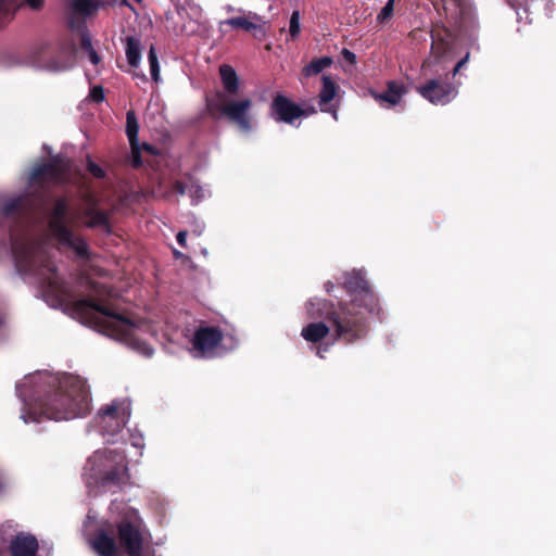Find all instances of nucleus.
Instances as JSON below:
<instances>
[{
    "mask_svg": "<svg viewBox=\"0 0 556 556\" xmlns=\"http://www.w3.org/2000/svg\"><path fill=\"white\" fill-rule=\"evenodd\" d=\"M318 312L324 320L315 323V350L324 357L323 353L328 346L321 348L319 343L328 334L333 341H341L345 344H355L366 339L370 323L368 312L358 304L357 299H352L349 303H318Z\"/></svg>",
    "mask_w": 556,
    "mask_h": 556,
    "instance_id": "7ed1b4c3",
    "label": "nucleus"
},
{
    "mask_svg": "<svg viewBox=\"0 0 556 556\" xmlns=\"http://www.w3.org/2000/svg\"><path fill=\"white\" fill-rule=\"evenodd\" d=\"M469 58H470V53L467 52L466 55L456 63V65L452 70V72L447 73L448 74V81H451V79L456 76V74L460 71V68L463 66H465V64L468 62Z\"/></svg>",
    "mask_w": 556,
    "mask_h": 556,
    "instance_id": "7c9ffc66",
    "label": "nucleus"
},
{
    "mask_svg": "<svg viewBox=\"0 0 556 556\" xmlns=\"http://www.w3.org/2000/svg\"><path fill=\"white\" fill-rule=\"evenodd\" d=\"M67 217L66 199H58L49 215V228L61 245L74 251L78 257L85 258L88 256L87 243L67 226Z\"/></svg>",
    "mask_w": 556,
    "mask_h": 556,
    "instance_id": "423d86ee",
    "label": "nucleus"
},
{
    "mask_svg": "<svg viewBox=\"0 0 556 556\" xmlns=\"http://www.w3.org/2000/svg\"><path fill=\"white\" fill-rule=\"evenodd\" d=\"M301 31L300 28V14L298 11H294L290 17L289 23V34L291 38H296Z\"/></svg>",
    "mask_w": 556,
    "mask_h": 556,
    "instance_id": "bb28decb",
    "label": "nucleus"
},
{
    "mask_svg": "<svg viewBox=\"0 0 556 556\" xmlns=\"http://www.w3.org/2000/svg\"><path fill=\"white\" fill-rule=\"evenodd\" d=\"M344 289L353 299L358 300V304L368 313H379L378 299L372 292L368 280L362 270L353 269L344 275Z\"/></svg>",
    "mask_w": 556,
    "mask_h": 556,
    "instance_id": "9d476101",
    "label": "nucleus"
},
{
    "mask_svg": "<svg viewBox=\"0 0 556 556\" xmlns=\"http://www.w3.org/2000/svg\"><path fill=\"white\" fill-rule=\"evenodd\" d=\"M304 77L308 78L313 75V62L306 64V66L303 70Z\"/></svg>",
    "mask_w": 556,
    "mask_h": 556,
    "instance_id": "37998d69",
    "label": "nucleus"
},
{
    "mask_svg": "<svg viewBox=\"0 0 556 556\" xmlns=\"http://www.w3.org/2000/svg\"><path fill=\"white\" fill-rule=\"evenodd\" d=\"M148 60H149V64H150L151 77H152V79L155 83H159L160 79H161V77H160V64H159L156 49H155L154 46H151L150 49H149Z\"/></svg>",
    "mask_w": 556,
    "mask_h": 556,
    "instance_id": "393cba45",
    "label": "nucleus"
},
{
    "mask_svg": "<svg viewBox=\"0 0 556 556\" xmlns=\"http://www.w3.org/2000/svg\"><path fill=\"white\" fill-rule=\"evenodd\" d=\"M130 414L129 400H114L98 412L97 422L103 434L113 437L125 427Z\"/></svg>",
    "mask_w": 556,
    "mask_h": 556,
    "instance_id": "1a4fd4ad",
    "label": "nucleus"
},
{
    "mask_svg": "<svg viewBox=\"0 0 556 556\" xmlns=\"http://www.w3.org/2000/svg\"><path fill=\"white\" fill-rule=\"evenodd\" d=\"M87 486L121 489L128 481L127 459L116 450L96 451L84 467Z\"/></svg>",
    "mask_w": 556,
    "mask_h": 556,
    "instance_id": "39448f33",
    "label": "nucleus"
},
{
    "mask_svg": "<svg viewBox=\"0 0 556 556\" xmlns=\"http://www.w3.org/2000/svg\"><path fill=\"white\" fill-rule=\"evenodd\" d=\"M25 1L34 10L40 9L43 4L42 0H25Z\"/></svg>",
    "mask_w": 556,
    "mask_h": 556,
    "instance_id": "a19ab883",
    "label": "nucleus"
},
{
    "mask_svg": "<svg viewBox=\"0 0 556 556\" xmlns=\"http://www.w3.org/2000/svg\"><path fill=\"white\" fill-rule=\"evenodd\" d=\"M7 483L4 478L0 475V494L5 490Z\"/></svg>",
    "mask_w": 556,
    "mask_h": 556,
    "instance_id": "c03bdc74",
    "label": "nucleus"
},
{
    "mask_svg": "<svg viewBox=\"0 0 556 556\" xmlns=\"http://www.w3.org/2000/svg\"><path fill=\"white\" fill-rule=\"evenodd\" d=\"M432 45H431V53L437 58H442L447 50V42L440 36H435L433 33L431 34Z\"/></svg>",
    "mask_w": 556,
    "mask_h": 556,
    "instance_id": "a878e982",
    "label": "nucleus"
},
{
    "mask_svg": "<svg viewBox=\"0 0 556 556\" xmlns=\"http://www.w3.org/2000/svg\"><path fill=\"white\" fill-rule=\"evenodd\" d=\"M20 205V201L18 200H13L9 203H7L3 207V212L5 214H10L12 213L17 206Z\"/></svg>",
    "mask_w": 556,
    "mask_h": 556,
    "instance_id": "58836bf2",
    "label": "nucleus"
},
{
    "mask_svg": "<svg viewBox=\"0 0 556 556\" xmlns=\"http://www.w3.org/2000/svg\"><path fill=\"white\" fill-rule=\"evenodd\" d=\"M81 48L86 51V53L88 55L94 50L93 46H92L91 37L86 31H84L81 34Z\"/></svg>",
    "mask_w": 556,
    "mask_h": 556,
    "instance_id": "2f4dec72",
    "label": "nucleus"
},
{
    "mask_svg": "<svg viewBox=\"0 0 556 556\" xmlns=\"http://www.w3.org/2000/svg\"><path fill=\"white\" fill-rule=\"evenodd\" d=\"M72 9L76 14L88 16L98 9V4L92 0H74Z\"/></svg>",
    "mask_w": 556,
    "mask_h": 556,
    "instance_id": "b1692460",
    "label": "nucleus"
},
{
    "mask_svg": "<svg viewBox=\"0 0 556 556\" xmlns=\"http://www.w3.org/2000/svg\"><path fill=\"white\" fill-rule=\"evenodd\" d=\"M139 124L135 112L128 111L126 115V135L130 147L136 148L138 142Z\"/></svg>",
    "mask_w": 556,
    "mask_h": 556,
    "instance_id": "5701e85b",
    "label": "nucleus"
},
{
    "mask_svg": "<svg viewBox=\"0 0 556 556\" xmlns=\"http://www.w3.org/2000/svg\"><path fill=\"white\" fill-rule=\"evenodd\" d=\"M83 215L87 218L85 225L89 228H101L106 232L111 231L109 223V213L99 211L98 203L94 199L90 198L87 201V206L83 212Z\"/></svg>",
    "mask_w": 556,
    "mask_h": 556,
    "instance_id": "a211bd4d",
    "label": "nucleus"
},
{
    "mask_svg": "<svg viewBox=\"0 0 556 556\" xmlns=\"http://www.w3.org/2000/svg\"><path fill=\"white\" fill-rule=\"evenodd\" d=\"M262 23V17L256 13H250L248 16H237L222 22V24L229 25L232 28H241L247 31L260 29Z\"/></svg>",
    "mask_w": 556,
    "mask_h": 556,
    "instance_id": "412c9836",
    "label": "nucleus"
},
{
    "mask_svg": "<svg viewBox=\"0 0 556 556\" xmlns=\"http://www.w3.org/2000/svg\"><path fill=\"white\" fill-rule=\"evenodd\" d=\"M417 92L434 105H445L456 98L457 87L448 81V74L427 80L416 88Z\"/></svg>",
    "mask_w": 556,
    "mask_h": 556,
    "instance_id": "9b49d317",
    "label": "nucleus"
},
{
    "mask_svg": "<svg viewBox=\"0 0 556 556\" xmlns=\"http://www.w3.org/2000/svg\"><path fill=\"white\" fill-rule=\"evenodd\" d=\"M224 336L217 327H200L195 330L192 338V351L195 356L208 357L222 342Z\"/></svg>",
    "mask_w": 556,
    "mask_h": 556,
    "instance_id": "ddd939ff",
    "label": "nucleus"
},
{
    "mask_svg": "<svg viewBox=\"0 0 556 556\" xmlns=\"http://www.w3.org/2000/svg\"><path fill=\"white\" fill-rule=\"evenodd\" d=\"M137 2H140L141 0H136Z\"/></svg>",
    "mask_w": 556,
    "mask_h": 556,
    "instance_id": "09e8293b",
    "label": "nucleus"
},
{
    "mask_svg": "<svg viewBox=\"0 0 556 556\" xmlns=\"http://www.w3.org/2000/svg\"><path fill=\"white\" fill-rule=\"evenodd\" d=\"M143 149H144L146 151H148V152L152 153V154H154V153H155L154 148H153L152 146L148 144V143H144V144H143Z\"/></svg>",
    "mask_w": 556,
    "mask_h": 556,
    "instance_id": "a18cd8bd",
    "label": "nucleus"
},
{
    "mask_svg": "<svg viewBox=\"0 0 556 556\" xmlns=\"http://www.w3.org/2000/svg\"><path fill=\"white\" fill-rule=\"evenodd\" d=\"M90 98L96 102L104 100V91L101 86H96L90 90Z\"/></svg>",
    "mask_w": 556,
    "mask_h": 556,
    "instance_id": "473e14b6",
    "label": "nucleus"
},
{
    "mask_svg": "<svg viewBox=\"0 0 556 556\" xmlns=\"http://www.w3.org/2000/svg\"><path fill=\"white\" fill-rule=\"evenodd\" d=\"M223 91H218L214 98L206 100V106L211 115L223 116L235 124L241 131L250 132L253 129V101L250 97L235 96L240 88L239 76L232 66L223 64L219 67Z\"/></svg>",
    "mask_w": 556,
    "mask_h": 556,
    "instance_id": "20e7f679",
    "label": "nucleus"
},
{
    "mask_svg": "<svg viewBox=\"0 0 556 556\" xmlns=\"http://www.w3.org/2000/svg\"><path fill=\"white\" fill-rule=\"evenodd\" d=\"M88 170L97 178L104 177V170L92 161L88 162Z\"/></svg>",
    "mask_w": 556,
    "mask_h": 556,
    "instance_id": "72a5a7b5",
    "label": "nucleus"
},
{
    "mask_svg": "<svg viewBox=\"0 0 556 556\" xmlns=\"http://www.w3.org/2000/svg\"><path fill=\"white\" fill-rule=\"evenodd\" d=\"M9 547L11 556H36L38 541L33 534L21 532L11 540Z\"/></svg>",
    "mask_w": 556,
    "mask_h": 556,
    "instance_id": "f3484780",
    "label": "nucleus"
},
{
    "mask_svg": "<svg viewBox=\"0 0 556 556\" xmlns=\"http://www.w3.org/2000/svg\"><path fill=\"white\" fill-rule=\"evenodd\" d=\"M341 54L348 63L354 65L356 63V54L352 52L351 50L343 48L341 51Z\"/></svg>",
    "mask_w": 556,
    "mask_h": 556,
    "instance_id": "f704fd0d",
    "label": "nucleus"
},
{
    "mask_svg": "<svg viewBox=\"0 0 556 556\" xmlns=\"http://www.w3.org/2000/svg\"><path fill=\"white\" fill-rule=\"evenodd\" d=\"M270 115L278 123L292 125L296 119L307 116L306 112L286 96L278 93L270 104Z\"/></svg>",
    "mask_w": 556,
    "mask_h": 556,
    "instance_id": "4468645a",
    "label": "nucleus"
},
{
    "mask_svg": "<svg viewBox=\"0 0 556 556\" xmlns=\"http://www.w3.org/2000/svg\"><path fill=\"white\" fill-rule=\"evenodd\" d=\"M338 81V76L332 74H323L320 77V90L315 97L320 111L331 114L334 119L338 118V111L343 94Z\"/></svg>",
    "mask_w": 556,
    "mask_h": 556,
    "instance_id": "f8f14e48",
    "label": "nucleus"
},
{
    "mask_svg": "<svg viewBox=\"0 0 556 556\" xmlns=\"http://www.w3.org/2000/svg\"><path fill=\"white\" fill-rule=\"evenodd\" d=\"M132 164L134 166L141 165L139 143L137 142L136 148L131 147Z\"/></svg>",
    "mask_w": 556,
    "mask_h": 556,
    "instance_id": "4c0bfd02",
    "label": "nucleus"
},
{
    "mask_svg": "<svg viewBox=\"0 0 556 556\" xmlns=\"http://www.w3.org/2000/svg\"><path fill=\"white\" fill-rule=\"evenodd\" d=\"M332 63L333 60L330 56H321L319 59H315V75L330 67Z\"/></svg>",
    "mask_w": 556,
    "mask_h": 556,
    "instance_id": "c85d7f7f",
    "label": "nucleus"
},
{
    "mask_svg": "<svg viewBox=\"0 0 556 556\" xmlns=\"http://www.w3.org/2000/svg\"><path fill=\"white\" fill-rule=\"evenodd\" d=\"M393 9H394V0H388L386 5L382 8L380 13L378 14V17H377L378 21L383 22L387 18H390L393 14Z\"/></svg>",
    "mask_w": 556,
    "mask_h": 556,
    "instance_id": "c756f323",
    "label": "nucleus"
},
{
    "mask_svg": "<svg viewBox=\"0 0 556 556\" xmlns=\"http://www.w3.org/2000/svg\"><path fill=\"white\" fill-rule=\"evenodd\" d=\"M125 53L127 62L131 67L137 68L141 61V42L138 38L128 36L125 40Z\"/></svg>",
    "mask_w": 556,
    "mask_h": 556,
    "instance_id": "4be33fe9",
    "label": "nucleus"
},
{
    "mask_svg": "<svg viewBox=\"0 0 556 556\" xmlns=\"http://www.w3.org/2000/svg\"><path fill=\"white\" fill-rule=\"evenodd\" d=\"M2 555H3V551L0 548V556H2Z\"/></svg>",
    "mask_w": 556,
    "mask_h": 556,
    "instance_id": "de8ad7c7",
    "label": "nucleus"
},
{
    "mask_svg": "<svg viewBox=\"0 0 556 556\" xmlns=\"http://www.w3.org/2000/svg\"><path fill=\"white\" fill-rule=\"evenodd\" d=\"M89 545L98 556H118V545L115 538L104 528L98 529Z\"/></svg>",
    "mask_w": 556,
    "mask_h": 556,
    "instance_id": "dca6fc26",
    "label": "nucleus"
},
{
    "mask_svg": "<svg viewBox=\"0 0 556 556\" xmlns=\"http://www.w3.org/2000/svg\"><path fill=\"white\" fill-rule=\"evenodd\" d=\"M177 242L182 247L186 248V240H187V232L186 231H179L177 233Z\"/></svg>",
    "mask_w": 556,
    "mask_h": 556,
    "instance_id": "ea45409f",
    "label": "nucleus"
},
{
    "mask_svg": "<svg viewBox=\"0 0 556 556\" xmlns=\"http://www.w3.org/2000/svg\"><path fill=\"white\" fill-rule=\"evenodd\" d=\"M333 287H334V286H333V283H331V282L326 283V288H327V291H328V292H330V290H331Z\"/></svg>",
    "mask_w": 556,
    "mask_h": 556,
    "instance_id": "49530a36",
    "label": "nucleus"
},
{
    "mask_svg": "<svg viewBox=\"0 0 556 556\" xmlns=\"http://www.w3.org/2000/svg\"><path fill=\"white\" fill-rule=\"evenodd\" d=\"M68 166L65 163H45L36 166L30 176L29 182H62L66 178Z\"/></svg>",
    "mask_w": 556,
    "mask_h": 556,
    "instance_id": "2eb2a0df",
    "label": "nucleus"
},
{
    "mask_svg": "<svg viewBox=\"0 0 556 556\" xmlns=\"http://www.w3.org/2000/svg\"><path fill=\"white\" fill-rule=\"evenodd\" d=\"M188 194L193 201H199L203 198V188L199 184L191 181L188 184Z\"/></svg>",
    "mask_w": 556,
    "mask_h": 556,
    "instance_id": "cd10ccee",
    "label": "nucleus"
},
{
    "mask_svg": "<svg viewBox=\"0 0 556 556\" xmlns=\"http://www.w3.org/2000/svg\"><path fill=\"white\" fill-rule=\"evenodd\" d=\"M173 188L179 195L188 194V185L181 181H175Z\"/></svg>",
    "mask_w": 556,
    "mask_h": 556,
    "instance_id": "c9c22d12",
    "label": "nucleus"
},
{
    "mask_svg": "<svg viewBox=\"0 0 556 556\" xmlns=\"http://www.w3.org/2000/svg\"><path fill=\"white\" fill-rule=\"evenodd\" d=\"M118 544L129 556H141L146 541V527L136 509H127L116 522Z\"/></svg>",
    "mask_w": 556,
    "mask_h": 556,
    "instance_id": "0eeeda50",
    "label": "nucleus"
},
{
    "mask_svg": "<svg viewBox=\"0 0 556 556\" xmlns=\"http://www.w3.org/2000/svg\"><path fill=\"white\" fill-rule=\"evenodd\" d=\"M90 62L94 65H98L101 61V58L99 56V54L97 53L96 50H93L89 55H88Z\"/></svg>",
    "mask_w": 556,
    "mask_h": 556,
    "instance_id": "79ce46f5",
    "label": "nucleus"
},
{
    "mask_svg": "<svg viewBox=\"0 0 556 556\" xmlns=\"http://www.w3.org/2000/svg\"><path fill=\"white\" fill-rule=\"evenodd\" d=\"M28 382L35 383L40 390L45 389V394L35 397L30 412L22 415L26 424L40 421L41 417L56 421L68 420L89 412V390L86 381L79 376L37 374L17 386L16 390L21 396H26L23 389Z\"/></svg>",
    "mask_w": 556,
    "mask_h": 556,
    "instance_id": "f03ea898",
    "label": "nucleus"
},
{
    "mask_svg": "<svg viewBox=\"0 0 556 556\" xmlns=\"http://www.w3.org/2000/svg\"><path fill=\"white\" fill-rule=\"evenodd\" d=\"M11 247L16 269L33 277L45 296L51 299L53 304L68 303L73 316L81 324L127 342L144 356L153 354L152 348L134 338L137 324L92 299H74L52 258L54 248L48 239L38 240L30 236L12 235Z\"/></svg>",
    "mask_w": 556,
    "mask_h": 556,
    "instance_id": "f257e3e1",
    "label": "nucleus"
},
{
    "mask_svg": "<svg viewBox=\"0 0 556 556\" xmlns=\"http://www.w3.org/2000/svg\"><path fill=\"white\" fill-rule=\"evenodd\" d=\"M516 10L523 9L526 13H545L552 11L553 0H507Z\"/></svg>",
    "mask_w": 556,
    "mask_h": 556,
    "instance_id": "aec40b11",
    "label": "nucleus"
},
{
    "mask_svg": "<svg viewBox=\"0 0 556 556\" xmlns=\"http://www.w3.org/2000/svg\"><path fill=\"white\" fill-rule=\"evenodd\" d=\"M406 93V89L403 85L397 84L394 80H390L387 84V89L381 92H372L374 98L376 101L382 103L387 102L389 106L396 105L400 103L402 97Z\"/></svg>",
    "mask_w": 556,
    "mask_h": 556,
    "instance_id": "6ab92c4d",
    "label": "nucleus"
},
{
    "mask_svg": "<svg viewBox=\"0 0 556 556\" xmlns=\"http://www.w3.org/2000/svg\"><path fill=\"white\" fill-rule=\"evenodd\" d=\"M445 10L450 11V20L458 34L473 39L479 29L476 9L469 0H447Z\"/></svg>",
    "mask_w": 556,
    "mask_h": 556,
    "instance_id": "6e6552de",
    "label": "nucleus"
},
{
    "mask_svg": "<svg viewBox=\"0 0 556 556\" xmlns=\"http://www.w3.org/2000/svg\"><path fill=\"white\" fill-rule=\"evenodd\" d=\"M301 334L306 341L313 342V323L306 325Z\"/></svg>",
    "mask_w": 556,
    "mask_h": 556,
    "instance_id": "e433bc0d",
    "label": "nucleus"
}]
</instances>
